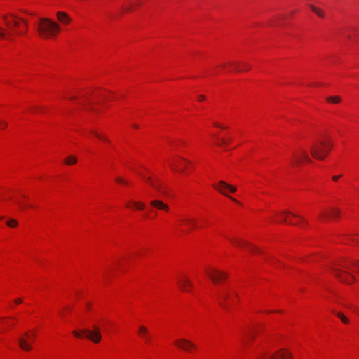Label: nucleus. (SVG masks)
<instances>
[{"instance_id":"obj_1","label":"nucleus","mask_w":359,"mask_h":359,"mask_svg":"<svg viewBox=\"0 0 359 359\" xmlns=\"http://www.w3.org/2000/svg\"><path fill=\"white\" fill-rule=\"evenodd\" d=\"M9 16L12 19H8V16L6 15L2 17L4 20L5 21V25L7 27V29L6 28L0 27V38L5 39L6 38V36H8L7 39H10V37L13 34H22L20 31L17 30V28H18L20 26L21 18L13 13H10Z\"/></svg>"},{"instance_id":"obj_2","label":"nucleus","mask_w":359,"mask_h":359,"mask_svg":"<svg viewBox=\"0 0 359 359\" xmlns=\"http://www.w3.org/2000/svg\"><path fill=\"white\" fill-rule=\"evenodd\" d=\"M37 30L41 37L48 39L53 37L60 31V25L51 20L42 18L38 25Z\"/></svg>"},{"instance_id":"obj_3","label":"nucleus","mask_w":359,"mask_h":359,"mask_svg":"<svg viewBox=\"0 0 359 359\" xmlns=\"http://www.w3.org/2000/svg\"><path fill=\"white\" fill-rule=\"evenodd\" d=\"M332 147V144L330 141L319 140L311 146V154L313 158L323 160L328 155Z\"/></svg>"},{"instance_id":"obj_4","label":"nucleus","mask_w":359,"mask_h":359,"mask_svg":"<svg viewBox=\"0 0 359 359\" xmlns=\"http://www.w3.org/2000/svg\"><path fill=\"white\" fill-rule=\"evenodd\" d=\"M73 334L75 337L79 338L81 337V334H86V337L94 343H98L102 339L100 330L99 327L96 326L94 327L93 330L85 329L80 332L74 331Z\"/></svg>"},{"instance_id":"obj_5","label":"nucleus","mask_w":359,"mask_h":359,"mask_svg":"<svg viewBox=\"0 0 359 359\" xmlns=\"http://www.w3.org/2000/svg\"><path fill=\"white\" fill-rule=\"evenodd\" d=\"M35 337V332H26L24 334V337H20L18 339L19 346L24 351H30L32 349V346L28 343V340L34 341Z\"/></svg>"},{"instance_id":"obj_6","label":"nucleus","mask_w":359,"mask_h":359,"mask_svg":"<svg viewBox=\"0 0 359 359\" xmlns=\"http://www.w3.org/2000/svg\"><path fill=\"white\" fill-rule=\"evenodd\" d=\"M214 187L216 190H217L219 192H220L221 194H222L223 195L226 196H229L227 195L226 194V190H229V191L233 193L236 191V187L234 186H232V185H230L229 184H227L226 182L224 181H219V184H218V186H215L214 185ZM229 198L233 201L234 202L236 203H238V201H236L235 198H232V197H230Z\"/></svg>"},{"instance_id":"obj_7","label":"nucleus","mask_w":359,"mask_h":359,"mask_svg":"<svg viewBox=\"0 0 359 359\" xmlns=\"http://www.w3.org/2000/svg\"><path fill=\"white\" fill-rule=\"evenodd\" d=\"M303 161L311 162L307 152L304 149H299L294 154V163H300Z\"/></svg>"},{"instance_id":"obj_8","label":"nucleus","mask_w":359,"mask_h":359,"mask_svg":"<svg viewBox=\"0 0 359 359\" xmlns=\"http://www.w3.org/2000/svg\"><path fill=\"white\" fill-rule=\"evenodd\" d=\"M208 276L215 283H219L227 278V274L218 270H213L212 272L208 273Z\"/></svg>"},{"instance_id":"obj_9","label":"nucleus","mask_w":359,"mask_h":359,"mask_svg":"<svg viewBox=\"0 0 359 359\" xmlns=\"http://www.w3.org/2000/svg\"><path fill=\"white\" fill-rule=\"evenodd\" d=\"M175 345L180 348H182L186 351H190L191 348H196V346L191 341L185 339H179L175 341Z\"/></svg>"},{"instance_id":"obj_10","label":"nucleus","mask_w":359,"mask_h":359,"mask_svg":"<svg viewBox=\"0 0 359 359\" xmlns=\"http://www.w3.org/2000/svg\"><path fill=\"white\" fill-rule=\"evenodd\" d=\"M335 275L338 277V278H339L341 281L346 283H351L355 279L354 276L346 271H341L340 270L336 269Z\"/></svg>"},{"instance_id":"obj_11","label":"nucleus","mask_w":359,"mask_h":359,"mask_svg":"<svg viewBox=\"0 0 359 359\" xmlns=\"http://www.w3.org/2000/svg\"><path fill=\"white\" fill-rule=\"evenodd\" d=\"M257 359H292L289 353L285 351H280L272 355H265L258 358Z\"/></svg>"},{"instance_id":"obj_12","label":"nucleus","mask_w":359,"mask_h":359,"mask_svg":"<svg viewBox=\"0 0 359 359\" xmlns=\"http://www.w3.org/2000/svg\"><path fill=\"white\" fill-rule=\"evenodd\" d=\"M142 177L154 189L160 192H163V185L158 179L154 180L151 177Z\"/></svg>"},{"instance_id":"obj_13","label":"nucleus","mask_w":359,"mask_h":359,"mask_svg":"<svg viewBox=\"0 0 359 359\" xmlns=\"http://www.w3.org/2000/svg\"><path fill=\"white\" fill-rule=\"evenodd\" d=\"M339 266L345 270H352L359 273V262L351 260L346 263H341Z\"/></svg>"},{"instance_id":"obj_14","label":"nucleus","mask_w":359,"mask_h":359,"mask_svg":"<svg viewBox=\"0 0 359 359\" xmlns=\"http://www.w3.org/2000/svg\"><path fill=\"white\" fill-rule=\"evenodd\" d=\"M150 205L158 210H163L165 212L169 211V207L167 204L164 203L162 201L154 199L150 201Z\"/></svg>"},{"instance_id":"obj_15","label":"nucleus","mask_w":359,"mask_h":359,"mask_svg":"<svg viewBox=\"0 0 359 359\" xmlns=\"http://www.w3.org/2000/svg\"><path fill=\"white\" fill-rule=\"evenodd\" d=\"M339 214H340L339 210L336 209V208H332L330 210V212L326 210V211L320 212V218H321L322 219H326L329 217H337L339 215Z\"/></svg>"},{"instance_id":"obj_16","label":"nucleus","mask_w":359,"mask_h":359,"mask_svg":"<svg viewBox=\"0 0 359 359\" xmlns=\"http://www.w3.org/2000/svg\"><path fill=\"white\" fill-rule=\"evenodd\" d=\"M178 284H179V286L180 287V288L183 291H187V292L189 291V288L191 287L193 285L192 283L186 277H184L182 279H180L178 280Z\"/></svg>"},{"instance_id":"obj_17","label":"nucleus","mask_w":359,"mask_h":359,"mask_svg":"<svg viewBox=\"0 0 359 359\" xmlns=\"http://www.w3.org/2000/svg\"><path fill=\"white\" fill-rule=\"evenodd\" d=\"M57 20L64 25H67L71 22V18L65 12L59 11L57 13Z\"/></svg>"},{"instance_id":"obj_18","label":"nucleus","mask_w":359,"mask_h":359,"mask_svg":"<svg viewBox=\"0 0 359 359\" xmlns=\"http://www.w3.org/2000/svg\"><path fill=\"white\" fill-rule=\"evenodd\" d=\"M182 222H184L187 226H189V229L185 231V232L189 233L191 231V229L196 228V222L193 218H184L182 219Z\"/></svg>"},{"instance_id":"obj_19","label":"nucleus","mask_w":359,"mask_h":359,"mask_svg":"<svg viewBox=\"0 0 359 359\" xmlns=\"http://www.w3.org/2000/svg\"><path fill=\"white\" fill-rule=\"evenodd\" d=\"M229 65L235 66V70L236 72L243 71V70H248L251 68V67L246 62L242 63L241 68L239 67V65L236 62H229Z\"/></svg>"},{"instance_id":"obj_20","label":"nucleus","mask_w":359,"mask_h":359,"mask_svg":"<svg viewBox=\"0 0 359 359\" xmlns=\"http://www.w3.org/2000/svg\"><path fill=\"white\" fill-rule=\"evenodd\" d=\"M229 240L236 247L243 248L245 246H250V244L243 240L238 239L236 238Z\"/></svg>"},{"instance_id":"obj_21","label":"nucleus","mask_w":359,"mask_h":359,"mask_svg":"<svg viewBox=\"0 0 359 359\" xmlns=\"http://www.w3.org/2000/svg\"><path fill=\"white\" fill-rule=\"evenodd\" d=\"M229 296L230 295L229 293H224L222 294L220 296L219 304L221 306H222L224 308L226 309H228V304L226 302L229 300Z\"/></svg>"},{"instance_id":"obj_22","label":"nucleus","mask_w":359,"mask_h":359,"mask_svg":"<svg viewBox=\"0 0 359 359\" xmlns=\"http://www.w3.org/2000/svg\"><path fill=\"white\" fill-rule=\"evenodd\" d=\"M138 332L145 339L147 342H149L150 337L148 335V330L146 327L140 326Z\"/></svg>"},{"instance_id":"obj_23","label":"nucleus","mask_w":359,"mask_h":359,"mask_svg":"<svg viewBox=\"0 0 359 359\" xmlns=\"http://www.w3.org/2000/svg\"><path fill=\"white\" fill-rule=\"evenodd\" d=\"M311 9L312 10L313 12H314L318 16L320 17V18H323L325 14H324V12L323 10L313 6V5H310L309 6Z\"/></svg>"},{"instance_id":"obj_24","label":"nucleus","mask_w":359,"mask_h":359,"mask_svg":"<svg viewBox=\"0 0 359 359\" xmlns=\"http://www.w3.org/2000/svg\"><path fill=\"white\" fill-rule=\"evenodd\" d=\"M332 312L345 324H348L349 320L348 318L344 316L341 312H335L332 311Z\"/></svg>"},{"instance_id":"obj_25","label":"nucleus","mask_w":359,"mask_h":359,"mask_svg":"<svg viewBox=\"0 0 359 359\" xmlns=\"http://www.w3.org/2000/svg\"><path fill=\"white\" fill-rule=\"evenodd\" d=\"M77 162V158L74 156H69L65 160V163L68 165H72Z\"/></svg>"},{"instance_id":"obj_26","label":"nucleus","mask_w":359,"mask_h":359,"mask_svg":"<svg viewBox=\"0 0 359 359\" xmlns=\"http://www.w3.org/2000/svg\"><path fill=\"white\" fill-rule=\"evenodd\" d=\"M327 101L333 104H337L340 102L341 97L339 96H330L326 98Z\"/></svg>"},{"instance_id":"obj_27","label":"nucleus","mask_w":359,"mask_h":359,"mask_svg":"<svg viewBox=\"0 0 359 359\" xmlns=\"http://www.w3.org/2000/svg\"><path fill=\"white\" fill-rule=\"evenodd\" d=\"M6 224L9 227L14 228L18 226V222L15 219H10L7 221Z\"/></svg>"},{"instance_id":"obj_28","label":"nucleus","mask_w":359,"mask_h":359,"mask_svg":"<svg viewBox=\"0 0 359 359\" xmlns=\"http://www.w3.org/2000/svg\"><path fill=\"white\" fill-rule=\"evenodd\" d=\"M91 133L95 136L97 137V138L100 139V140H102L107 142H109V140L108 139H107L106 137L102 136L100 133L95 132V131H91Z\"/></svg>"},{"instance_id":"obj_29","label":"nucleus","mask_w":359,"mask_h":359,"mask_svg":"<svg viewBox=\"0 0 359 359\" xmlns=\"http://www.w3.org/2000/svg\"><path fill=\"white\" fill-rule=\"evenodd\" d=\"M135 3H129L128 4H126L123 6V9L125 11H131L132 8L135 6Z\"/></svg>"},{"instance_id":"obj_30","label":"nucleus","mask_w":359,"mask_h":359,"mask_svg":"<svg viewBox=\"0 0 359 359\" xmlns=\"http://www.w3.org/2000/svg\"><path fill=\"white\" fill-rule=\"evenodd\" d=\"M133 203L134 206L139 210H143L145 207L144 204L142 202H133Z\"/></svg>"},{"instance_id":"obj_31","label":"nucleus","mask_w":359,"mask_h":359,"mask_svg":"<svg viewBox=\"0 0 359 359\" xmlns=\"http://www.w3.org/2000/svg\"><path fill=\"white\" fill-rule=\"evenodd\" d=\"M20 21L23 23L24 28H25V30L24 32H22V31H20V32L22 33V34H25L26 32H27V29L28 22H27V21L25 19H24L22 18H20Z\"/></svg>"},{"instance_id":"obj_32","label":"nucleus","mask_w":359,"mask_h":359,"mask_svg":"<svg viewBox=\"0 0 359 359\" xmlns=\"http://www.w3.org/2000/svg\"><path fill=\"white\" fill-rule=\"evenodd\" d=\"M115 180L118 183L123 184H128V182L126 181H125L123 179H122L121 177H116Z\"/></svg>"},{"instance_id":"obj_33","label":"nucleus","mask_w":359,"mask_h":359,"mask_svg":"<svg viewBox=\"0 0 359 359\" xmlns=\"http://www.w3.org/2000/svg\"><path fill=\"white\" fill-rule=\"evenodd\" d=\"M229 141L225 140L224 138H222L221 139V143H218L217 144L219 146H222V145H227L229 144Z\"/></svg>"},{"instance_id":"obj_34","label":"nucleus","mask_w":359,"mask_h":359,"mask_svg":"<svg viewBox=\"0 0 359 359\" xmlns=\"http://www.w3.org/2000/svg\"><path fill=\"white\" fill-rule=\"evenodd\" d=\"M0 126H1V129H4L8 126V123L6 121H1Z\"/></svg>"},{"instance_id":"obj_35","label":"nucleus","mask_w":359,"mask_h":359,"mask_svg":"<svg viewBox=\"0 0 359 359\" xmlns=\"http://www.w3.org/2000/svg\"><path fill=\"white\" fill-rule=\"evenodd\" d=\"M283 213L287 214V215H292L293 217H295L301 218L299 215L290 213L288 211H285Z\"/></svg>"},{"instance_id":"obj_36","label":"nucleus","mask_w":359,"mask_h":359,"mask_svg":"<svg viewBox=\"0 0 359 359\" xmlns=\"http://www.w3.org/2000/svg\"><path fill=\"white\" fill-rule=\"evenodd\" d=\"M341 177V175H334V176L332 177V180H333L334 181H337V180H338Z\"/></svg>"},{"instance_id":"obj_37","label":"nucleus","mask_w":359,"mask_h":359,"mask_svg":"<svg viewBox=\"0 0 359 359\" xmlns=\"http://www.w3.org/2000/svg\"><path fill=\"white\" fill-rule=\"evenodd\" d=\"M214 125L216 126V127H218V128H222V129H224L225 127L221 126L220 124L217 123H215Z\"/></svg>"},{"instance_id":"obj_38","label":"nucleus","mask_w":359,"mask_h":359,"mask_svg":"<svg viewBox=\"0 0 359 359\" xmlns=\"http://www.w3.org/2000/svg\"><path fill=\"white\" fill-rule=\"evenodd\" d=\"M205 96H204V95H200L198 96V100H199L200 101H203V100H205Z\"/></svg>"},{"instance_id":"obj_39","label":"nucleus","mask_w":359,"mask_h":359,"mask_svg":"<svg viewBox=\"0 0 359 359\" xmlns=\"http://www.w3.org/2000/svg\"><path fill=\"white\" fill-rule=\"evenodd\" d=\"M15 302L16 304H20V303H22V300L21 299L18 298V299H16L15 300Z\"/></svg>"},{"instance_id":"obj_40","label":"nucleus","mask_w":359,"mask_h":359,"mask_svg":"<svg viewBox=\"0 0 359 359\" xmlns=\"http://www.w3.org/2000/svg\"><path fill=\"white\" fill-rule=\"evenodd\" d=\"M250 250L252 251V252L254 251V250L259 251V249H257L255 247L250 246Z\"/></svg>"},{"instance_id":"obj_41","label":"nucleus","mask_w":359,"mask_h":359,"mask_svg":"<svg viewBox=\"0 0 359 359\" xmlns=\"http://www.w3.org/2000/svg\"><path fill=\"white\" fill-rule=\"evenodd\" d=\"M170 168L175 170H176V165L170 164Z\"/></svg>"},{"instance_id":"obj_42","label":"nucleus","mask_w":359,"mask_h":359,"mask_svg":"<svg viewBox=\"0 0 359 359\" xmlns=\"http://www.w3.org/2000/svg\"><path fill=\"white\" fill-rule=\"evenodd\" d=\"M19 205H20V208H24L25 206L22 204L21 203H19Z\"/></svg>"},{"instance_id":"obj_43","label":"nucleus","mask_w":359,"mask_h":359,"mask_svg":"<svg viewBox=\"0 0 359 359\" xmlns=\"http://www.w3.org/2000/svg\"><path fill=\"white\" fill-rule=\"evenodd\" d=\"M69 99H70L71 100H76V97H71Z\"/></svg>"},{"instance_id":"obj_44","label":"nucleus","mask_w":359,"mask_h":359,"mask_svg":"<svg viewBox=\"0 0 359 359\" xmlns=\"http://www.w3.org/2000/svg\"><path fill=\"white\" fill-rule=\"evenodd\" d=\"M283 221L284 222H287V219H286V217H283Z\"/></svg>"},{"instance_id":"obj_45","label":"nucleus","mask_w":359,"mask_h":359,"mask_svg":"<svg viewBox=\"0 0 359 359\" xmlns=\"http://www.w3.org/2000/svg\"><path fill=\"white\" fill-rule=\"evenodd\" d=\"M133 126L134 128H138L137 125H135V124H134Z\"/></svg>"},{"instance_id":"obj_46","label":"nucleus","mask_w":359,"mask_h":359,"mask_svg":"<svg viewBox=\"0 0 359 359\" xmlns=\"http://www.w3.org/2000/svg\"><path fill=\"white\" fill-rule=\"evenodd\" d=\"M274 312L273 311H268L267 313H272Z\"/></svg>"},{"instance_id":"obj_47","label":"nucleus","mask_w":359,"mask_h":359,"mask_svg":"<svg viewBox=\"0 0 359 359\" xmlns=\"http://www.w3.org/2000/svg\"><path fill=\"white\" fill-rule=\"evenodd\" d=\"M222 67H226V65H225V64H224V65H222Z\"/></svg>"},{"instance_id":"obj_48","label":"nucleus","mask_w":359,"mask_h":359,"mask_svg":"<svg viewBox=\"0 0 359 359\" xmlns=\"http://www.w3.org/2000/svg\"><path fill=\"white\" fill-rule=\"evenodd\" d=\"M2 218H3L2 217H0V220L2 219Z\"/></svg>"}]
</instances>
